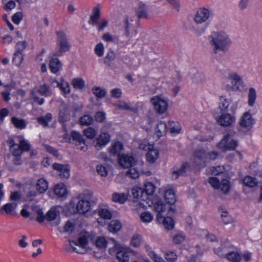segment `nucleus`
<instances>
[{"mask_svg": "<svg viewBox=\"0 0 262 262\" xmlns=\"http://www.w3.org/2000/svg\"><path fill=\"white\" fill-rule=\"evenodd\" d=\"M163 225L167 229H171L174 226V221L171 217H164L163 220Z\"/></svg>", "mask_w": 262, "mask_h": 262, "instance_id": "680f3d73", "label": "nucleus"}, {"mask_svg": "<svg viewBox=\"0 0 262 262\" xmlns=\"http://www.w3.org/2000/svg\"><path fill=\"white\" fill-rule=\"evenodd\" d=\"M118 160L119 164L124 168L133 167L136 163L134 157L127 154L119 155Z\"/></svg>", "mask_w": 262, "mask_h": 262, "instance_id": "9b49d317", "label": "nucleus"}, {"mask_svg": "<svg viewBox=\"0 0 262 262\" xmlns=\"http://www.w3.org/2000/svg\"><path fill=\"white\" fill-rule=\"evenodd\" d=\"M94 243L96 247L99 249H105L106 248L109 242L105 237L99 236L96 238Z\"/></svg>", "mask_w": 262, "mask_h": 262, "instance_id": "c9c22d12", "label": "nucleus"}, {"mask_svg": "<svg viewBox=\"0 0 262 262\" xmlns=\"http://www.w3.org/2000/svg\"><path fill=\"white\" fill-rule=\"evenodd\" d=\"M164 198L167 204H173L176 201L175 192L173 189H168L165 191Z\"/></svg>", "mask_w": 262, "mask_h": 262, "instance_id": "5701e85b", "label": "nucleus"}, {"mask_svg": "<svg viewBox=\"0 0 262 262\" xmlns=\"http://www.w3.org/2000/svg\"><path fill=\"white\" fill-rule=\"evenodd\" d=\"M159 156V151L157 149H152L146 154V159L150 163H154L157 159Z\"/></svg>", "mask_w": 262, "mask_h": 262, "instance_id": "f704fd0d", "label": "nucleus"}, {"mask_svg": "<svg viewBox=\"0 0 262 262\" xmlns=\"http://www.w3.org/2000/svg\"><path fill=\"white\" fill-rule=\"evenodd\" d=\"M52 115L50 113H47L45 116H42L37 118V121L44 127L48 125L49 122L51 121Z\"/></svg>", "mask_w": 262, "mask_h": 262, "instance_id": "ea45409f", "label": "nucleus"}, {"mask_svg": "<svg viewBox=\"0 0 262 262\" xmlns=\"http://www.w3.org/2000/svg\"><path fill=\"white\" fill-rule=\"evenodd\" d=\"M141 243V236L138 234H135L133 236L130 243L131 245L135 247H139Z\"/></svg>", "mask_w": 262, "mask_h": 262, "instance_id": "e2e57ef3", "label": "nucleus"}, {"mask_svg": "<svg viewBox=\"0 0 262 262\" xmlns=\"http://www.w3.org/2000/svg\"><path fill=\"white\" fill-rule=\"evenodd\" d=\"M208 182L213 188L220 189L224 194H227L229 191V182L227 180L224 179L220 182L216 178L210 177L208 179Z\"/></svg>", "mask_w": 262, "mask_h": 262, "instance_id": "0eeeda50", "label": "nucleus"}, {"mask_svg": "<svg viewBox=\"0 0 262 262\" xmlns=\"http://www.w3.org/2000/svg\"><path fill=\"white\" fill-rule=\"evenodd\" d=\"M58 37V50L53 54V56H61L70 50L71 45L68 40L66 34L62 31L56 32Z\"/></svg>", "mask_w": 262, "mask_h": 262, "instance_id": "20e7f679", "label": "nucleus"}, {"mask_svg": "<svg viewBox=\"0 0 262 262\" xmlns=\"http://www.w3.org/2000/svg\"><path fill=\"white\" fill-rule=\"evenodd\" d=\"M150 101L154 106V110L159 114L164 113L167 110L168 103L167 101L158 96L152 97Z\"/></svg>", "mask_w": 262, "mask_h": 262, "instance_id": "6e6552de", "label": "nucleus"}, {"mask_svg": "<svg viewBox=\"0 0 262 262\" xmlns=\"http://www.w3.org/2000/svg\"><path fill=\"white\" fill-rule=\"evenodd\" d=\"M232 248V246L231 244L227 239H226L222 243L220 247L215 248L214 251L220 256L226 257V255L230 252V250Z\"/></svg>", "mask_w": 262, "mask_h": 262, "instance_id": "dca6fc26", "label": "nucleus"}, {"mask_svg": "<svg viewBox=\"0 0 262 262\" xmlns=\"http://www.w3.org/2000/svg\"><path fill=\"white\" fill-rule=\"evenodd\" d=\"M123 149V145L120 142H116L114 143H112L110 148H109V153L111 156H116L117 155L118 156L120 154V152Z\"/></svg>", "mask_w": 262, "mask_h": 262, "instance_id": "412c9836", "label": "nucleus"}, {"mask_svg": "<svg viewBox=\"0 0 262 262\" xmlns=\"http://www.w3.org/2000/svg\"><path fill=\"white\" fill-rule=\"evenodd\" d=\"M11 122L16 128L20 129H24L26 126V122L24 119L16 117H13L11 118Z\"/></svg>", "mask_w": 262, "mask_h": 262, "instance_id": "7c9ffc66", "label": "nucleus"}, {"mask_svg": "<svg viewBox=\"0 0 262 262\" xmlns=\"http://www.w3.org/2000/svg\"><path fill=\"white\" fill-rule=\"evenodd\" d=\"M22 194L20 191H11L10 192L9 200L12 203H16V205L17 206L21 199Z\"/></svg>", "mask_w": 262, "mask_h": 262, "instance_id": "72a5a7b5", "label": "nucleus"}, {"mask_svg": "<svg viewBox=\"0 0 262 262\" xmlns=\"http://www.w3.org/2000/svg\"><path fill=\"white\" fill-rule=\"evenodd\" d=\"M168 127L166 123L164 122H160L157 125L156 129L157 136L158 137L162 136L163 134L166 133Z\"/></svg>", "mask_w": 262, "mask_h": 262, "instance_id": "58836bf2", "label": "nucleus"}, {"mask_svg": "<svg viewBox=\"0 0 262 262\" xmlns=\"http://www.w3.org/2000/svg\"><path fill=\"white\" fill-rule=\"evenodd\" d=\"M140 218L142 222L148 223L152 221L154 216L148 212H144L140 214Z\"/></svg>", "mask_w": 262, "mask_h": 262, "instance_id": "49530a36", "label": "nucleus"}, {"mask_svg": "<svg viewBox=\"0 0 262 262\" xmlns=\"http://www.w3.org/2000/svg\"><path fill=\"white\" fill-rule=\"evenodd\" d=\"M100 16V12L99 8L97 7H94L92 11V14L91 15L90 19L89 20V24L93 25L97 24Z\"/></svg>", "mask_w": 262, "mask_h": 262, "instance_id": "cd10ccee", "label": "nucleus"}, {"mask_svg": "<svg viewBox=\"0 0 262 262\" xmlns=\"http://www.w3.org/2000/svg\"><path fill=\"white\" fill-rule=\"evenodd\" d=\"M133 21V17L128 15H125L123 18L122 27L124 30V34L126 37L129 36Z\"/></svg>", "mask_w": 262, "mask_h": 262, "instance_id": "a211bd4d", "label": "nucleus"}, {"mask_svg": "<svg viewBox=\"0 0 262 262\" xmlns=\"http://www.w3.org/2000/svg\"><path fill=\"white\" fill-rule=\"evenodd\" d=\"M168 128L171 134H178L181 130L179 124L174 121L169 122Z\"/></svg>", "mask_w": 262, "mask_h": 262, "instance_id": "37998d69", "label": "nucleus"}, {"mask_svg": "<svg viewBox=\"0 0 262 262\" xmlns=\"http://www.w3.org/2000/svg\"><path fill=\"white\" fill-rule=\"evenodd\" d=\"M148 7L142 2H140L135 8V14L138 20L141 18H147L148 17Z\"/></svg>", "mask_w": 262, "mask_h": 262, "instance_id": "f3484780", "label": "nucleus"}, {"mask_svg": "<svg viewBox=\"0 0 262 262\" xmlns=\"http://www.w3.org/2000/svg\"><path fill=\"white\" fill-rule=\"evenodd\" d=\"M154 208L156 212H158L157 218L162 217L161 216V213L162 212H165L166 209L168 210V212H169L171 211H172V208L169 206H167L165 204L163 203L161 201H159L157 202L154 205Z\"/></svg>", "mask_w": 262, "mask_h": 262, "instance_id": "aec40b11", "label": "nucleus"}, {"mask_svg": "<svg viewBox=\"0 0 262 262\" xmlns=\"http://www.w3.org/2000/svg\"><path fill=\"white\" fill-rule=\"evenodd\" d=\"M110 141V136L106 133H102L93 141L94 146L97 150H100L103 146H105Z\"/></svg>", "mask_w": 262, "mask_h": 262, "instance_id": "ddd939ff", "label": "nucleus"}, {"mask_svg": "<svg viewBox=\"0 0 262 262\" xmlns=\"http://www.w3.org/2000/svg\"><path fill=\"white\" fill-rule=\"evenodd\" d=\"M96 171L102 177H106L108 174L107 168L102 164L96 166Z\"/></svg>", "mask_w": 262, "mask_h": 262, "instance_id": "6e6d98bb", "label": "nucleus"}, {"mask_svg": "<svg viewBox=\"0 0 262 262\" xmlns=\"http://www.w3.org/2000/svg\"><path fill=\"white\" fill-rule=\"evenodd\" d=\"M59 88L65 94H68L70 93V86L68 82L61 80Z\"/></svg>", "mask_w": 262, "mask_h": 262, "instance_id": "052dcab7", "label": "nucleus"}, {"mask_svg": "<svg viewBox=\"0 0 262 262\" xmlns=\"http://www.w3.org/2000/svg\"><path fill=\"white\" fill-rule=\"evenodd\" d=\"M209 43L215 54L219 52L226 53L229 48L232 41L225 32L214 31L209 36Z\"/></svg>", "mask_w": 262, "mask_h": 262, "instance_id": "f257e3e1", "label": "nucleus"}, {"mask_svg": "<svg viewBox=\"0 0 262 262\" xmlns=\"http://www.w3.org/2000/svg\"><path fill=\"white\" fill-rule=\"evenodd\" d=\"M127 200V197L124 193L115 192L112 195V200L120 204L124 203Z\"/></svg>", "mask_w": 262, "mask_h": 262, "instance_id": "e433bc0d", "label": "nucleus"}, {"mask_svg": "<svg viewBox=\"0 0 262 262\" xmlns=\"http://www.w3.org/2000/svg\"><path fill=\"white\" fill-rule=\"evenodd\" d=\"M59 215V211L56 207H52L46 214V221L51 222L55 220Z\"/></svg>", "mask_w": 262, "mask_h": 262, "instance_id": "a878e982", "label": "nucleus"}, {"mask_svg": "<svg viewBox=\"0 0 262 262\" xmlns=\"http://www.w3.org/2000/svg\"><path fill=\"white\" fill-rule=\"evenodd\" d=\"M74 229L75 225L74 223L68 221L64 226V232L68 234H71L73 232Z\"/></svg>", "mask_w": 262, "mask_h": 262, "instance_id": "0e129e2a", "label": "nucleus"}, {"mask_svg": "<svg viewBox=\"0 0 262 262\" xmlns=\"http://www.w3.org/2000/svg\"><path fill=\"white\" fill-rule=\"evenodd\" d=\"M54 193L58 197H64L68 193L67 188L64 184L60 183L55 186L54 189Z\"/></svg>", "mask_w": 262, "mask_h": 262, "instance_id": "b1692460", "label": "nucleus"}, {"mask_svg": "<svg viewBox=\"0 0 262 262\" xmlns=\"http://www.w3.org/2000/svg\"><path fill=\"white\" fill-rule=\"evenodd\" d=\"M37 93L45 97H49L52 95V91L50 86L46 84L40 85L37 89L32 90L31 98L34 102H37L39 105H42L44 103L45 100L43 98H39L37 96Z\"/></svg>", "mask_w": 262, "mask_h": 262, "instance_id": "39448f33", "label": "nucleus"}, {"mask_svg": "<svg viewBox=\"0 0 262 262\" xmlns=\"http://www.w3.org/2000/svg\"><path fill=\"white\" fill-rule=\"evenodd\" d=\"M255 123V120L252 117L251 114L247 112L244 113L241 116L239 125L243 128H245L247 130L250 129Z\"/></svg>", "mask_w": 262, "mask_h": 262, "instance_id": "f8f14e48", "label": "nucleus"}, {"mask_svg": "<svg viewBox=\"0 0 262 262\" xmlns=\"http://www.w3.org/2000/svg\"><path fill=\"white\" fill-rule=\"evenodd\" d=\"M48 188V183L46 180L41 178L38 180L36 184V189L40 193H43Z\"/></svg>", "mask_w": 262, "mask_h": 262, "instance_id": "c85d7f7f", "label": "nucleus"}, {"mask_svg": "<svg viewBox=\"0 0 262 262\" xmlns=\"http://www.w3.org/2000/svg\"><path fill=\"white\" fill-rule=\"evenodd\" d=\"M62 67V63L57 58H52L49 63V68L53 73H57Z\"/></svg>", "mask_w": 262, "mask_h": 262, "instance_id": "4be33fe9", "label": "nucleus"}, {"mask_svg": "<svg viewBox=\"0 0 262 262\" xmlns=\"http://www.w3.org/2000/svg\"><path fill=\"white\" fill-rule=\"evenodd\" d=\"M92 239V238L89 232H81L77 239V242L75 241H70V245L72 248L73 251L78 253H83V252L77 249L75 246H77L83 250L85 248L88 242Z\"/></svg>", "mask_w": 262, "mask_h": 262, "instance_id": "423d86ee", "label": "nucleus"}, {"mask_svg": "<svg viewBox=\"0 0 262 262\" xmlns=\"http://www.w3.org/2000/svg\"><path fill=\"white\" fill-rule=\"evenodd\" d=\"M99 216L104 219H110L112 217V213L106 209L102 208L98 211Z\"/></svg>", "mask_w": 262, "mask_h": 262, "instance_id": "bf43d9fd", "label": "nucleus"}, {"mask_svg": "<svg viewBox=\"0 0 262 262\" xmlns=\"http://www.w3.org/2000/svg\"><path fill=\"white\" fill-rule=\"evenodd\" d=\"M213 16L212 10L209 7H201L198 8L193 16V20L195 27H193L195 34L201 36L205 32L206 27H200L202 24H206Z\"/></svg>", "mask_w": 262, "mask_h": 262, "instance_id": "f03ea898", "label": "nucleus"}, {"mask_svg": "<svg viewBox=\"0 0 262 262\" xmlns=\"http://www.w3.org/2000/svg\"><path fill=\"white\" fill-rule=\"evenodd\" d=\"M189 165L188 163H183L179 169L173 170L172 172L171 177L173 179H177L179 176L184 175L186 172V170L189 168Z\"/></svg>", "mask_w": 262, "mask_h": 262, "instance_id": "393cba45", "label": "nucleus"}, {"mask_svg": "<svg viewBox=\"0 0 262 262\" xmlns=\"http://www.w3.org/2000/svg\"><path fill=\"white\" fill-rule=\"evenodd\" d=\"M219 103V108L222 111H228V107L230 104V101L228 99L222 97L220 99Z\"/></svg>", "mask_w": 262, "mask_h": 262, "instance_id": "3c124183", "label": "nucleus"}, {"mask_svg": "<svg viewBox=\"0 0 262 262\" xmlns=\"http://www.w3.org/2000/svg\"><path fill=\"white\" fill-rule=\"evenodd\" d=\"M36 220L38 223H42L46 221V214H44L41 209L38 208L36 211Z\"/></svg>", "mask_w": 262, "mask_h": 262, "instance_id": "69168bd1", "label": "nucleus"}, {"mask_svg": "<svg viewBox=\"0 0 262 262\" xmlns=\"http://www.w3.org/2000/svg\"><path fill=\"white\" fill-rule=\"evenodd\" d=\"M147 195H152L155 191V186L150 182H147L144 185V188L142 190Z\"/></svg>", "mask_w": 262, "mask_h": 262, "instance_id": "de8ad7c7", "label": "nucleus"}, {"mask_svg": "<svg viewBox=\"0 0 262 262\" xmlns=\"http://www.w3.org/2000/svg\"><path fill=\"white\" fill-rule=\"evenodd\" d=\"M72 86L76 89H82L84 87L85 82L82 78H74L72 81Z\"/></svg>", "mask_w": 262, "mask_h": 262, "instance_id": "c03bdc74", "label": "nucleus"}, {"mask_svg": "<svg viewBox=\"0 0 262 262\" xmlns=\"http://www.w3.org/2000/svg\"><path fill=\"white\" fill-rule=\"evenodd\" d=\"M52 167L58 172V174L61 178L68 179L70 176V166L68 164L54 163Z\"/></svg>", "mask_w": 262, "mask_h": 262, "instance_id": "4468645a", "label": "nucleus"}, {"mask_svg": "<svg viewBox=\"0 0 262 262\" xmlns=\"http://www.w3.org/2000/svg\"><path fill=\"white\" fill-rule=\"evenodd\" d=\"M72 202L76 206V212L84 214L92 210L95 202L92 192L86 191L74 198Z\"/></svg>", "mask_w": 262, "mask_h": 262, "instance_id": "7ed1b4c3", "label": "nucleus"}, {"mask_svg": "<svg viewBox=\"0 0 262 262\" xmlns=\"http://www.w3.org/2000/svg\"><path fill=\"white\" fill-rule=\"evenodd\" d=\"M221 217L223 222L225 224H230L233 222L232 218L229 215L227 212H223L221 214Z\"/></svg>", "mask_w": 262, "mask_h": 262, "instance_id": "338daca9", "label": "nucleus"}, {"mask_svg": "<svg viewBox=\"0 0 262 262\" xmlns=\"http://www.w3.org/2000/svg\"><path fill=\"white\" fill-rule=\"evenodd\" d=\"M243 183L249 187H254L258 184L257 179L249 176L245 177L242 180Z\"/></svg>", "mask_w": 262, "mask_h": 262, "instance_id": "c756f323", "label": "nucleus"}, {"mask_svg": "<svg viewBox=\"0 0 262 262\" xmlns=\"http://www.w3.org/2000/svg\"><path fill=\"white\" fill-rule=\"evenodd\" d=\"M129 168V169L126 172V175L134 179L138 178L139 176V171L135 168L132 167Z\"/></svg>", "mask_w": 262, "mask_h": 262, "instance_id": "864d4df0", "label": "nucleus"}, {"mask_svg": "<svg viewBox=\"0 0 262 262\" xmlns=\"http://www.w3.org/2000/svg\"><path fill=\"white\" fill-rule=\"evenodd\" d=\"M10 150L14 157L19 156L22 152V150L18 144L13 145L12 147H10Z\"/></svg>", "mask_w": 262, "mask_h": 262, "instance_id": "13d9d810", "label": "nucleus"}, {"mask_svg": "<svg viewBox=\"0 0 262 262\" xmlns=\"http://www.w3.org/2000/svg\"><path fill=\"white\" fill-rule=\"evenodd\" d=\"M93 118L89 115H84L80 118V124L81 125L89 126L93 123Z\"/></svg>", "mask_w": 262, "mask_h": 262, "instance_id": "a19ab883", "label": "nucleus"}, {"mask_svg": "<svg viewBox=\"0 0 262 262\" xmlns=\"http://www.w3.org/2000/svg\"><path fill=\"white\" fill-rule=\"evenodd\" d=\"M92 91L95 95L98 98L104 97L106 93L105 89L98 86H94L92 88Z\"/></svg>", "mask_w": 262, "mask_h": 262, "instance_id": "a18cd8bd", "label": "nucleus"}, {"mask_svg": "<svg viewBox=\"0 0 262 262\" xmlns=\"http://www.w3.org/2000/svg\"><path fill=\"white\" fill-rule=\"evenodd\" d=\"M83 134L89 139H93L96 135V132L92 127H88L83 130Z\"/></svg>", "mask_w": 262, "mask_h": 262, "instance_id": "5fc2aeb1", "label": "nucleus"}, {"mask_svg": "<svg viewBox=\"0 0 262 262\" xmlns=\"http://www.w3.org/2000/svg\"><path fill=\"white\" fill-rule=\"evenodd\" d=\"M207 160V155L204 150H199L195 152L193 161L196 165L204 166Z\"/></svg>", "mask_w": 262, "mask_h": 262, "instance_id": "2eb2a0df", "label": "nucleus"}, {"mask_svg": "<svg viewBox=\"0 0 262 262\" xmlns=\"http://www.w3.org/2000/svg\"><path fill=\"white\" fill-rule=\"evenodd\" d=\"M192 79L194 82L200 83L203 82L205 78L204 74L199 72H196L193 75Z\"/></svg>", "mask_w": 262, "mask_h": 262, "instance_id": "4d7b16f0", "label": "nucleus"}, {"mask_svg": "<svg viewBox=\"0 0 262 262\" xmlns=\"http://www.w3.org/2000/svg\"><path fill=\"white\" fill-rule=\"evenodd\" d=\"M165 258L168 262H175L177 259V255L173 252H168L165 254Z\"/></svg>", "mask_w": 262, "mask_h": 262, "instance_id": "774afa93", "label": "nucleus"}, {"mask_svg": "<svg viewBox=\"0 0 262 262\" xmlns=\"http://www.w3.org/2000/svg\"><path fill=\"white\" fill-rule=\"evenodd\" d=\"M226 257L231 262H240L242 259L241 255L239 253L233 251L228 252Z\"/></svg>", "mask_w": 262, "mask_h": 262, "instance_id": "473e14b6", "label": "nucleus"}, {"mask_svg": "<svg viewBox=\"0 0 262 262\" xmlns=\"http://www.w3.org/2000/svg\"><path fill=\"white\" fill-rule=\"evenodd\" d=\"M71 136L74 140L77 141L80 144H84L85 140L83 139L82 136L79 132L73 130L71 132Z\"/></svg>", "mask_w": 262, "mask_h": 262, "instance_id": "09e8293b", "label": "nucleus"}, {"mask_svg": "<svg viewBox=\"0 0 262 262\" xmlns=\"http://www.w3.org/2000/svg\"><path fill=\"white\" fill-rule=\"evenodd\" d=\"M23 60V54L15 52L12 59L13 62L17 66H19Z\"/></svg>", "mask_w": 262, "mask_h": 262, "instance_id": "603ef678", "label": "nucleus"}, {"mask_svg": "<svg viewBox=\"0 0 262 262\" xmlns=\"http://www.w3.org/2000/svg\"><path fill=\"white\" fill-rule=\"evenodd\" d=\"M117 258L120 262H128L129 256L128 252L124 250H119L116 254Z\"/></svg>", "mask_w": 262, "mask_h": 262, "instance_id": "4c0bfd02", "label": "nucleus"}, {"mask_svg": "<svg viewBox=\"0 0 262 262\" xmlns=\"http://www.w3.org/2000/svg\"><path fill=\"white\" fill-rule=\"evenodd\" d=\"M122 227L121 223L118 220H112L110 222L108 229L110 232H117L119 231Z\"/></svg>", "mask_w": 262, "mask_h": 262, "instance_id": "2f4dec72", "label": "nucleus"}, {"mask_svg": "<svg viewBox=\"0 0 262 262\" xmlns=\"http://www.w3.org/2000/svg\"><path fill=\"white\" fill-rule=\"evenodd\" d=\"M235 117L228 113H222L216 120L217 124L222 127H231L235 124Z\"/></svg>", "mask_w": 262, "mask_h": 262, "instance_id": "1a4fd4ad", "label": "nucleus"}, {"mask_svg": "<svg viewBox=\"0 0 262 262\" xmlns=\"http://www.w3.org/2000/svg\"><path fill=\"white\" fill-rule=\"evenodd\" d=\"M238 145L237 140L222 139L217 144L218 148L223 152L234 150Z\"/></svg>", "mask_w": 262, "mask_h": 262, "instance_id": "9d476101", "label": "nucleus"}, {"mask_svg": "<svg viewBox=\"0 0 262 262\" xmlns=\"http://www.w3.org/2000/svg\"><path fill=\"white\" fill-rule=\"evenodd\" d=\"M256 98V91L253 88H250L248 92V105L252 106L254 104Z\"/></svg>", "mask_w": 262, "mask_h": 262, "instance_id": "79ce46f5", "label": "nucleus"}, {"mask_svg": "<svg viewBox=\"0 0 262 262\" xmlns=\"http://www.w3.org/2000/svg\"><path fill=\"white\" fill-rule=\"evenodd\" d=\"M17 207L16 203H8L4 205L1 208V211H4L6 213L8 214H13L15 212V210Z\"/></svg>", "mask_w": 262, "mask_h": 262, "instance_id": "bb28decb", "label": "nucleus"}, {"mask_svg": "<svg viewBox=\"0 0 262 262\" xmlns=\"http://www.w3.org/2000/svg\"><path fill=\"white\" fill-rule=\"evenodd\" d=\"M70 119V112L67 106L63 104L61 105L59 113V121L62 123H64Z\"/></svg>", "mask_w": 262, "mask_h": 262, "instance_id": "6ab92c4d", "label": "nucleus"}, {"mask_svg": "<svg viewBox=\"0 0 262 262\" xmlns=\"http://www.w3.org/2000/svg\"><path fill=\"white\" fill-rule=\"evenodd\" d=\"M228 78L231 80V83L235 86L238 83L242 82V78L236 73H231L229 75Z\"/></svg>", "mask_w": 262, "mask_h": 262, "instance_id": "8fccbe9b", "label": "nucleus"}]
</instances>
